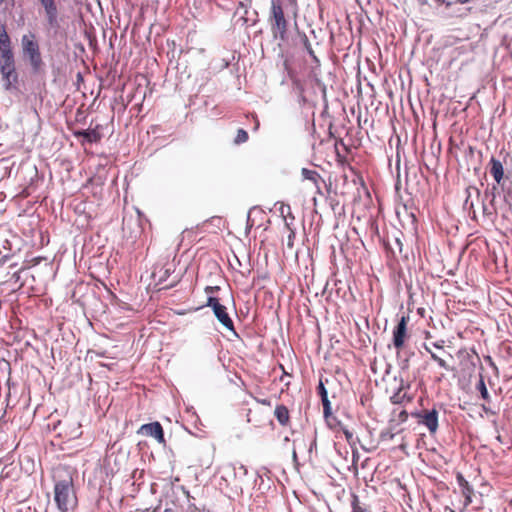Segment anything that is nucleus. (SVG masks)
I'll use <instances>...</instances> for the list:
<instances>
[{"label":"nucleus","instance_id":"obj_1","mask_svg":"<svg viewBox=\"0 0 512 512\" xmlns=\"http://www.w3.org/2000/svg\"><path fill=\"white\" fill-rule=\"evenodd\" d=\"M298 14L297 0H271L269 23L274 39H287V18H296Z\"/></svg>","mask_w":512,"mask_h":512},{"label":"nucleus","instance_id":"obj_2","mask_svg":"<svg viewBox=\"0 0 512 512\" xmlns=\"http://www.w3.org/2000/svg\"><path fill=\"white\" fill-rule=\"evenodd\" d=\"M54 501L60 512H70L77 507L78 499L71 475L55 480Z\"/></svg>","mask_w":512,"mask_h":512},{"label":"nucleus","instance_id":"obj_3","mask_svg":"<svg viewBox=\"0 0 512 512\" xmlns=\"http://www.w3.org/2000/svg\"><path fill=\"white\" fill-rule=\"evenodd\" d=\"M21 48L23 56L29 61L34 73L40 72L43 66V59L36 34L28 32L21 37Z\"/></svg>","mask_w":512,"mask_h":512},{"label":"nucleus","instance_id":"obj_4","mask_svg":"<svg viewBox=\"0 0 512 512\" xmlns=\"http://www.w3.org/2000/svg\"><path fill=\"white\" fill-rule=\"evenodd\" d=\"M460 358V371L464 378L471 379L473 376L475 377L474 386L477 390L480 391V375L476 377L475 371L477 363L480 361V357L476 352L475 348L471 350H461L459 352Z\"/></svg>","mask_w":512,"mask_h":512},{"label":"nucleus","instance_id":"obj_5","mask_svg":"<svg viewBox=\"0 0 512 512\" xmlns=\"http://www.w3.org/2000/svg\"><path fill=\"white\" fill-rule=\"evenodd\" d=\"M206 306L212 308L217 320L227 330L235 332L234 324L229 314L227 313V308L224 305H222L217 298L212 296L208 297Z\"/></svg>","mask_w":512,"mask_h":512},{"label":"nucleus","instance_id":"obj_6","mask_svg":"<svg viewBox=\"0 0 512 512\" xmlns=\"http://www.w3.org/2000/svg\"><path fill=\"white\" fill-rule=\"evenodd\" d=\"M45 12L48 25L51 28L59 27L58 8L55 0H37Z\"/></svg>","mask_w":512,"mask_h":512},{"label":"nucleus","instance_id":"obj_7","mask_svg":"<svg viewBox=\"0 0 512 512\" xmlns=\"http://www.w3.org/2000/svg\"><path fill=\"white\" fill-rule=\"evenodd\" d=\"M467 198L464 202V208L469 210V215L472 219L477 220L476 210L474 208L475 203L479 202L480 189L476 186H469L466 190Z\"/></svg>","mask_w":512,"mask_h":512},{"label":"nucleus","instance_id":"obj_8","mask_svg":"<svg viewBox=\"0 0 512 512\" xmlns=\"http://www.w3.org/2000/svg\"><path fill=\"white\" fill-rule=\"evenodd\" d=\"M2 81H3V88L5 91H13L17 90L18 85V73L16 71V68L12 69H1L0 70Z\"/></svg>","mask_w":512,"mask_h":512},{"label":"nucleus","instance_id":"obj_9","mask_svg":"<svg viewBox=\"0 0 512 512\" xmlns=\"http://www.w3.org/2000/svg\"><path fill=\"white\" fill-rule=\"evenodd\" d=\"M418 422L425 425L430 433H435L438 428V412L435 409L423 411L419 414Z\"/></svg>","mask_w":512,"mask_h":512},{"label":"nucleus","instance_id":"obj_10","mask_svg":"<svg viewBox=\"0 0 512 512\" xmlns=\"http://www.w3.org/2000/svg\"><path fill=\"white\" fill-rule=\"evenodd\" d=\"M140 432L144 435L155 438L159 443H164V432L159 422H152L142 425Z\"/></svg>","mask_w":512,"mask_h":512},{"label":"nucleus","instance_id":"obj_11","mask_svg":"<svg viewBox=\"0 0 512 512\" xmlns=\"http://www.w3.org/2000/svg\"><path fill=\"white\" fill-rule=\"evenodd\" d=\"M406 330V320L405 317H402L393 331V345L395 346V348L400 349L403 347L406 336Z\"/></svg>","mask_w":512,"mask_h":512},{"label":"nucleus","instance_id":"obj_12","mask_svg":"<svg viewBox=\"0 0 512 512\" xmlns=\"http://www.w3.org/2000/svg\"><path fill=\"white\" fill-rule=\"evenodd\" d=\"M12 68H16L13 50H0V70Z\"/></svg>","mask_w":512,"mask_h":512},{"label":"nucleus","instance_id":"obj_13","mask_svg":"<svg viewBox=\"0 0 512 512\" xmlns=\"http://www.w3.org/2000/svg\"><path fill=\"white\" fill-rule=\"evenodd\" d=\"M301 174L304 179L309 180L314 184V186L317 190V193L320 194L321 193L320 183H324V180L321 178L320 174L315 170H310L307 168H303L301 171Z\"/></svg>","mask_w":512,"mask_h":512},{"label":"nucleus","instance_id":"obj_14","mask_svg":"<svg viewBox=\"0 0 512 512\" xmlns=\"http://www.w3.org/2000/svg\"><path fill=\"white\" fill-rule=\"evenodd\" d=\"M457 482H458L459 486L461 487L462 493L465 497L464 504L468 505L469 503L472 502L473 489L470 486V484L468 483V481L461 474L457 475Z\"/></svg>","mask_w":512,"mask_h":512},{"label":"nucleus","instance_id":"obj_15","mask_svg":"<svg viewBox=\"0 0 512 512\" xmlns=\"http://www.w3.org/2000/svg\"><path fill=\"white\" fill-rule=\"evenodd\" d=\"M74 135L76 137H83L89 143L98 142L101 139V135L96 129L75 131Z\"/></svg>","mask_w":512,"mask_h":512},{"label":"nucleus","instance_id":"obj_16","mask_svg":"<svg viewBox=\"0 0 512 512\" xmlns=\"http://www.w3.org/2000/svg\"><path fill=\"white\" fill-rule=\"evenodd\" d=\"M274 415L278 422L283 426L289 422V411L284 405H278L274 411Z\"/></svg>","mask_w":512,"mask_h":512},{"label":"nucleus","instance_id":"obj_17","mask_svg":"<svg viewBox=\"0 0 512 512\" xmlns=\"http://www.w3.org/2000/svg\"><path fill=\"white\" fill-rule=\"evenodd\" d=\"M491 163V174L493 175L494 179L499 183L503 177V166L500 161H497L494 158H492Z\"/></svg>","mask_w":512,"mask_h":512},{"label":"nucleus","instance_id":"obj_18","mask_svg":"<svg viewBox=\"0 0 512 512\" xmlns=\"http://www.w3.org/2000/svg\"><path fill=\"white\" fill-rule=\"evenodd\" d=\"M12 49L11 39L4 27L0 29V50Z\"/></svg>","mask_w":512,"mask_h":512},{"label":"nucleus","instance_id":"obj_19","mask_svg":"<svg viewBox=\"0 0 512 512\" xmlns=\"http://www.w3.org/2000/svg\"><path fill=\"white\" fill-rule=\"evenodd\" d=\"M303 45L307 51V53L310 55V57L316 62L319 63V59L316 57L314 50L312 49V46L307 38V36L304 34L302 37Z\"/></svg>","mask_w":512,"mask_h":512},{"label":"nucleus","instance_id":"obj_20","mask_svg":"<svg viewBox=\"0 0 512 512\" xmlns=\"http://www.w3.org/2000/svg\"><path fill=\"white\" fill-rule=\"evenodd\" d=\"M352 506V512H371L368 511L365 506H362L359 502V498L356 495H353V500L351 503Z\"/></svg>","mask_w":512,"mask_h":512},{"label":"nucleus","instance_id":"obj_21","mask_svg":"<svg viewBox=\"0 0 512 512\" xmlns=\"http://www.w3.org/2000/svg\"><path fill=\"white\" fill-rule=\"evenodd\" d=\"M307 447V443L304 436H298L293 439V448L301 450Z\"/></svg>","mask_w":512,"mask_h":512},{"label":"nucleus","instance_id":"obj_22","mask_svg":"<svg viewBox=\"0 0 512 512\" xmlns=\"http://www.w3.org/2000/svg\"><path fill=\"white\" fill-rule=\"evenodd\" d=\"M248 140V133L244 129H239L237 131V135L235 137V143L241 144L245 143Z\"/></svg>","mask_w":512,"mask_h":512},{"label":"nucleus","instance_id":"obj_23","mask_svg":"<svg viewBox=\"0 0 512 512\" xmlns=\"http://www.w3.org/2000/svg\"><path fill=\"white\" fill-rule=\"evenodd\" d=\"M431 357L434 361H436L438 363V365L440 367H442L445 370H449V366H448L447 362L441 356H439L436 353H431Z\"/></svg>","mask_w":512,"mask_h":512},{"label":"nucleus","instance_id":"obj_24","mask_svg":"<svg viewBox=\"0 0 512 512\" xmlns=\"http://www.w3.org/2000/svg\"><path fill=\"white\" fill-rule=\"evenodd\" d=\"M323 405V414L324 417L327 419L331 415V403L329 399L321 400Z\"/></svg>","mask_w":512,"mask_h":512},{"label":"nucleus","instance_id":"obj_25","mask_svg":"<svg viewBox=\"0 0 512 512\" xmlns=\"http://www.w3.org/2000/svg\"><path fill=\"white\" fill-rule=\"evenodd\" d=\"M318 394L320 395L321 400L328 399V393L322 381H320L318 385Z\"/></svg>","mask_w":512,"mask_h":512},{"label":"nucleus","instance_id":"obj_26","mask_svg":"<svg viewBox=\"0 0 512 512\" xmlns=\"http://www.w3.org/2000/svg\"><path fill=\"white\" fill-rule=\"evenodd\" d=\"M341 430L343 432V434L345 435V438L346 440L351 443L353 441V438H354V435H353V432L350 431L348 428L346 427H341Z\"/></svg>","mask_w":512,"mask_h":512},{"label":"nucleus","instance_id":"obj_27","mask_svg":"<svg viewBox=\"0 0 512 512\" xmlns=\"http://www.w3.org/2000/svg\"><path fill=\"white\" fill-rule=\"evenodd\" d=\"M295 232L294 230H290L287 237V247L292 249L294 246Z\"/></svg>","mask_w":512,"mask_h":512},{"label":"nucleus","instance_id":"obj_28","mask_svg":"<svg viewBox=\"0 0 512 512\" xmlns=\"http://www.w3.org/2000/svg\"><path fill=\"white\" fill-rule=\"evenodd\" d=\"M162 274L159 276V282L164 281L170 274V268H165L163 271L161 270Z\"/></svg>","mask_w":512,"mask_h":512},{"label":"nucleus","instance_id":"obj_29","mask_svg":"<svg viewBox=\"0 0 512 512\" xmlns=\"http://www.w3.org/2000/svg\"><path fill=\"white\" fill-rule=\"evenodd\" d=\"M400 391H401V389H399V391L397 393H395L393 396H391L392 403L396 404V403H400L401 402Z\"/></svg>","mask_w":512,"mask_h":512},{"label":"nucleus","instance_id":"obj_30","mask_svg":"<svg viewBox=\"0 0 512 512\" xmlns=\"http://www.w3.org/2000/svg\"><path fill=\"white\" fill-rule=\"evenodd\" d=\"M488 397V391L484 384V381L482 380V399L485 400Z\"/></svg>","mask_w":512,"mask_h":512},{"label":"nucleus","instance_id":"obj_31","mask_svg":"<svg viewBox=\"0 0 512 512\" xmlns=\"http://www.w3.org/2000/svg\"><path fill=\"white\" fill-rule=\"evenodd\" d=\"M443 344H444V341H439V342H434V343H432V346H433L434 348H437V349H441V350H443Z\"/></svg>","mask_w":512,"mask_h":512},{"label":"nucleus","instance_id":"obj_32","mask_svg":"<svg viewBox=\"0 0 512 512\" xmlns=\"http://www.w3.org/2000/svg\"><path fill=\"white\" fill-rule=\"evenodd\" d=\"M188 509H189V512H200L195 504H190Z\"/></svg>","mask_w":512,"mask_h":512},{"label":"nucleus","instance_id":"obj_33","mask_svg":"<svg viewBox=\"0 0 512 512\" xmlns=\"http://www.w3.org/2000/svg\"><path fill=\"white\" fill-rule=\"evenodd\" d=\"M218 289H219V287H217V286L216 287H207L206 291L212 293V292H214L215 290H218Z\"/></svg>","mask_w":512,"mask_h":512},{"label":"nucleus","instance_id":"obj_34","mask_svg":"<svg viewBox=\"0 0 512 512\" xmlns=\"http://www.w3.org/2000/svg\"><path fill=\"white\" fill-rule=\"evenodd\" d=\"M292 456H293V460L296 461L297 460V449L293 448Z\"/></svg>","mask_w":512,"mask_h":512},{"label":"nucleus","instance_id":"obj_35","mask_svg":"<svg viewBox=\"0 0 512 512\" xmlns=\"http://www.w3.org/2000/svg\"><path fill=\"white\" fill-rule=\"evenodd\" d=\"M485 361H487L491 366H494L490 356H485Z\"/></svg>","mask_w":512,"mask_h":512},{"label":"nucleus","instance_id":"obj_36","mask_svg":"<svg viewBox=\"0 0 512 512\" xmlns=\"http://www.w3.org/2000/svg\"><path fill=\"white\" fill-rule=\"evenodd\" d=\"M315 445V439H313L310 443V446H309V451L312 450L313 446Z\"/></svg>","mask_w":512,"mask_h":512},{"label":"nucleus","instance_id":"obj_37","mask_svg":"<svg viewBox=\"0 0 512 512\" xmlns=\"http://www.w3.org/2000/svg\"><path fill=\"white\" fill-rule=\"evenodd\" d=\"M469 1L470 0H458V2L461 3V4H465V3L469 2Z\"/></svg>","mask_w":512,"mask_h":512},{"label":"nucleus","instance_id":"obj_38","mask_svg":"<svg viewBox=\"0 0 512 512\" xmlns=\"http://www.w3.org/2000/svg\"><path fill=\"white\" fill-rule=\"evenodd\" d=\"M164 512H174L172 508H166Z\"/></svg>","mask_w":512,"mask_h":512},{"label":"nucleus","instance_id":"obj_39","mask_svg":"<svg viewBox=\"0 0 512 512\" xmlns=\"http://www.w3.org/2000/svg\"><path fill=\"white\" fill-rule=\"evenodd\" d=\"M425 349L431 354V353H434L433 350H430L429 347L425 346Z\"/></svg>","mask_w":512,"mask_h":512},{"label":"nucleus","instance_id":"obj_40","mask_svg":"<svg viewBox=\"0 0 512 512\" xmlns=\"http://www.w3.org/2000/svg\"><path fill=\"white\" fill-rule=\"evenodd\" d=\"M261 403H262V404H269V401H267V400H262V401H261Z\"/></svg>","mask_w":512,"mask_h":512},{"label":"nucleus","instance_id":"obj_41","mask_svg":"<svg viewBox=\"0 0 512 512\" xmlns=\"http://www.w3.org/2000/svg\"><path fill=\"white\" fill-rule=\"evenodd\" d=\"M421 4H426L427 0H419Z\"/></svg>","mask_w":512,"mask_h":512},{"label":"nucleus","instance_id":"obj_42","mask_svg":"<svg viewBox=\"0 0 512 512\" xmlns=\"http://www.w3.org/2000/svg\"><path fill=\"white\" fill-rule=\"evenodd\" d=\"M482 409H484L485 411H489L484 404H482Z\"/></svg>","mask_w":512,"mask_h":512},{"label":"nucleus","instance_id":"obj_43","mask_svg":"<svg viewBox=\"0 0 512 512\" xmlns=\"http://www.w3.org/2000/svg\"><path fill=\"white\" fill-rule=\"evenodd\" d=\"M284 441H285V442H288V441H289V438H288V437H285V438H284Z\"/></svg>","mask_w":512,"mask_h":512},{"label":"nucleus","instance_id":"obj_44","mask_svg":"<svg viewBox=\"0 0 512 512\" xmlns=\"http://www.w3.org/2000/svg\"><path fill=\"white\" fill-rule=\"evenodd\" d=\"M3 2H5V0H0V4H2Z\"/></svg>","mask_w":512,"mask_h":512}]
</instances>
